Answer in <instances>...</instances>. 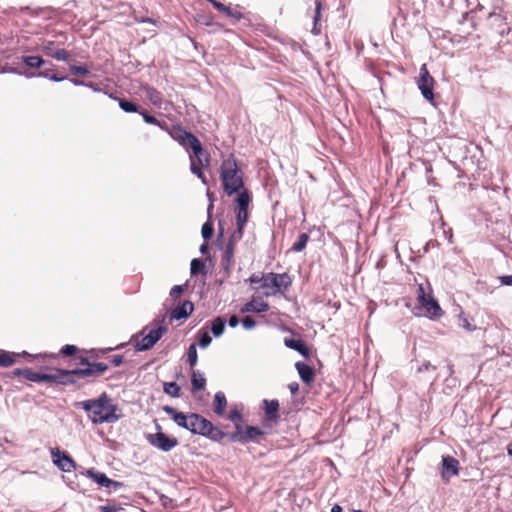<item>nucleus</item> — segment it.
<instances>
[{"mask_svg":"<svg viewBox=\"0 0 512 512\" xmlns=\"http://www.w3.org/2000/svg\"><path fill=\"white\" fill-rule=\"evenodd\" d=\"M84 409L94 424L115 423L119 420L116 414L117 405L111 404L108 395L104 392L97 399H89L76 403Z\"/></svg>","mask_w":512,"mask_h":512,"instance_id":"f257e3e1","label":"nucleus"},{"mask_svg":"<svg viewBox=\"0 0 512 512\" xmlns=\"http://www.w3.org/2000/svg\"><path fill=\"white\" fill-rule=\"evenodd\" d=\"M168 134L173 140L177 141L185 150H191L192 154L197 158L202 167H208L210 158L205 154L200 140L190 131H187L180 125H173Z\"/></svg>","mask_w":512,"mask_h":512,"instance_id":"f03ea898","label":"nucleus"},{"mask_svg":"<svg viewBox=\"0 0 512 512\" xmlns=\"http://www.w3.org/2000/svg\"><path fill=\"white\" fill-rule=\"evenodd\" d=\"M220 178L222 180L223 189L228 196H231L244 188L241 170L233 156L223 160L221 164Z\"/></svg>","mask_w":512,"mask_h":512,"instance_id":"7ed1b4c3","label":"nucleus"},{"mask_svg":"<svg viewBox=\"0 0 512 512\" xmlns=\"http://www.w3.org/2000/svg\"><path fill=\"white\" fill-rule=\"evenodd\" d=\"M265 435V432L258 426L242 424L236 425V430L229 435V441L232 443L248 444L250 442H258L257 438Z\"/></svg>","mask_w":512,"mask_h":512,"instance_id":"20e7f679","label":"nucleus"},{"mask_svg":"<svg viewBox=\"0 0 512 512\" xmlns=\"http://www.w3.org/2000/svg\"><path fill=\"white\" fill-rule=\"evenodd\" d=\"M157 432L146 435L148 443L162 452H169L178 445L177 438L169 436L162 431L159 424H156Z\"/></svg>","mask_w":512,"mask_h":512,"instance_id":"39448f33","label":"nucleus"},{"mask_svg":"<svg viewBox=\"0 0 512 512\" xmlns=\"http://www.w3.org/2000/svg\"><path fill=\"white\" fill-rule=\"evenodd\" d=\"M417 300L419 304L425 309L426 316L430 319H437L443 315L444 312L438 301L431 294H426L422 284L418 286Z\"/></svg>","mask_w":512,"mask_h":512,"instance_id":"423d86ee","label":"nucleus"},{"mask_svg":"<svg viewBox=\"0 0 512 512\" xmlns=\"http://www.w3.org/2000/svg\"><path fill=\"white\" fill-rule=\"evenodd\" d=\"M434 84L435 80L430 75L426 64H423L419 71V77L417 80V87L421 92V95L425 100L434 105Z\"/></svg>","mask_w":512,"mask_h":512,"instance_id":"0eeeda50","label":"nucleus"},{"mask_svg":"<svg viewBox=\"0 0 512 512\" xmlns=\"http://www.w3.org/2000/svg\"><path fill=\"white\" fill-rule=\"evenodd\" d=\"M292 285V279L288 273L270 272L265 276L262 287H273L275 292L284 294Z\"/></svg>","mask_w":512,"mask_h":512,"instance_id":"6e6552de","label":"nucleus"},{"mask_svg":"<svg viewBox=\"0 0 512 512\" xmlns=\"http://www.w3.org/2000/svg\"><path fill=\"white\" fill-rule=\"evenodd\" d=\"M53 464L62 472H71L76 469V462L68 452L61 450L59 447L50 450Z\"/></svg>","mask_w":512,"mask_h":512,"instance_id":"1a4fd4ad","label":"nucleus"},{"mask_svg":"<svg viewBox=\"0 0 512 512\" xmlns=\"http://www.w3.org/2000/svg\"><path fill=\"white\" fill-rule=\"evenodd\" d=\"M212 429V422L198 413H190V421L186 430L192 434L206 436Z\"/></svg>","mask_w":512,"mask_h":512,"instance_id":"9d476101","label":"nucleus"},{"mask_svg":"<svg viewBox=\"0 0 512 512\" xmlns=\"http://www.w3.org/2000/svg\"><path fill=\"white\" fill-rule=\"evenodd\" d=\"M86 475L93 479L99 486L107 488L110 492L117 491L124 486L122 482L112 480L107 477L105 473L98 472L93 468L86 470Z\"/></svg>","mask_w":512,"mask_h":512,"instance_id":"9b49d317","label":"nucleus"},{"mask_svg":"<svg viewBox=\"0 0 512 512\" xmlns=\"http://www.w3.org/2000/svg\"><path fill=\"white\" fill-rule=\"evenodd\" d=\"M10 71L12 73H16V74L24 76L26 78L40 77V78L48 79L53 82H62V81L70 79L67 76H59V75L53 73V67H51V66L46 67L44 70L37 71V72L18 71L15 68L11 69Z\"/></svg>","mask_w":512,"mask_h":512,"instance_id":"f8f14e48","label":"nucleus"},{"mask_svg":"<svg viewBox=\"0 0 512 512\" xmlns=\"http://www.w3.org/2000/svg\"><path fill=\"white\" fill-rule=\"evenodd\" d=\"M54 371L58 372V384L60 385H77V378L85 379L84 375L80 373L82 368L62 369L55 368Z\"/></svg>","mask_w":512,"mask_h":512,"instance_id":"ddd939ff","label":"nucleus"},{"mask_svg":"<svg viewBox=\"0 0 512 512\" xmlns=\"http://www.w3.org/2000/svg\"><path fill=\"white\" fill-rule=\"evenodd\" d=\"M459 470V461L456 458L450 455L442 456L441 476L444 480H449L451 476H457L459 474Z\"/></svg>","mask_w":512,"mask_h":512,"instance_id":"4468645a","label":"nucleus"},{"mask_svg":"<svg viewBox=\"0 0 512 512\" xmlns=\"http://www.w3.org/2000/svg\"><path fill=\"white\" fill-rule=\"evenodd\" d=\"M262 404L264 409V423L276 424L280 419L279 401L277 399H264Z\"/></svg>","mask_w":512,"mask_h":512,"instance_id":"2eb2a0df","label":"nucleus"},{"mask_svg":"<svg viewBox=\"0 0 512 512\" xmlns=\"http://www.w3.org/2000/svg\"><path fill=\"white\" fill-rule=\"evenodd\" d=\"M238 240L239 239L229 237L228 243L226 244L224 253L222 255L221 268H222L224 276L226 278L229 277L230 273H231V265H232L233 255H234L235 243Z\"/></svg>","mask_w":512,"mask_h":512,"instance_id":"dca6fc26","label":"nucleus"},{"mask_svg":"<svg viewBox=\"0 0 512 512\" xmlns=\"http://www.w3.org/2000/svg\"><path fill=\"white\" fill-rule=\"evenodd\" d=\"M194 311V304L190 300H185L170 311V321H180L187 319Z\"/></svg>","mask_w":512,"mask_h":512,"instance_id":"f3484780","label":"nucleus"},{"mask_svg":"<svg viewBox=\"0 0 512 512\" xmlns=\"http://www.w3.org/2000/svg\"><path fill=\"white\" fill-rule=\"evenodd\" d=\"M224 15L225 17L233 20L234 23H238L241 21H244L245 25L250 23V13H245L244 8L239 4L228 5Z\"/></svg>","mask_w":512,"mask_h":512,"instance_id":"a211bd4d","label":"nucleus"},{"mask_svg":"<svg viewBox=\"0 0 512 512\" xmlns=\"http://www.w3.org/2000/svg\"><path fill=\"white\" fill-rule=\"evenodd\" d=\"M147 329L148 327L146 326L131 337V341L134 342L135 350L138 352L147 351L154 347V344L145 334Z\"/></svg>","mask_w":512,"mask_h":512,"instance_id":"6ab92c4d","label":"nucleus"},{"mask_svg":"<svg viewBox=\"0 0 512 512\" xmlns=\"http://www.w3.org/2000/svg\"><path fill=\"white\" fill-rule=\"evenodd\" d=\"M284 344L289 349L297 351L301 356L308 358L310 356V348L301 338L286 337Z\"/></svg>","mask_w":512,"mask_h":512,"instance_id":"aec40b11","label":"nucleus"},{"mask_svg":"<svg viewBox=\"0 0 512 512\" xmlns=\"http://www.w3.org/2000/svg\"><path fill=\"white\" fill-rule=\"evenodd\" d=\"M163 411L168 414L173 421L181 428L187 429L190 421V414L185 415L183 412L178 411L172 406H163Z\"/></svg>","mask_w":512,"mask_h":512,"instance_id":"412c9836","label":"nucleus"},{"mask_svg":"<svg viewBox=\"0 0 512 512\" xmlns=\"http://www.w3.org/2000/svg\"><path fill=\"white\" fill-rule=\"evenodd\" d=\"M20 59L21 62L29 69H40L46 65L54 67V64L51 61L45 60L40 55H23Z\"/></svg>","mask_w":512,"mask_h":512,"instance_id":"4be33fe9","label":"nucleus"},{"mask_svg":"<svg viewBox=\"0 0 512 512\" xmlns=\"http://www.w3.org/2000/svg\"><path fill=\"white\" fill-rule=\"evenodd\" d=\"M296 370L300 379L307 385L311 384L315 378V370L312 366L305 362H297L295 364Z\"/></svg>","mask_w":512,"mask_h":512,"instance_id":"5701e85b","label":"nucleus"},{"mask_svg":"<svg viewBox=\"0 0 512 512\" xmlns=\"http://www.w3.org/2000/svg\"><path fill=\"white\" fill-rule=\"evenodd\" d=\"M108 370V365L103 362H92L89 367L82 368V375L85 378L98 377Z\"/></svg>","mask_w":512,"mask_h":512,"instance_id":"b1692460","label":"nucleus"},{"mask_svg":"<svg viewBox=\"0 0 512 512\" xmlns=\"http://www.w3.org/2000/svg\"><path fill=\"white\" fill-rule=\"evenodd\" d=\"M142 89L145 93L146 98L152 103V105L159 109L163 107L164 101L162 93L160 91L149 85L143 86Z\"/></svg>","mask_w":512,"mask_h":512,"instance_id":"393cba45","label":"nucleus"},{"mask_svg":"<svg viewBox=\"0 0 512 512\" xmlns=\"http://www.w3.org/2000/svg\"><path fill=\"white\" fill-rule=\"evenodd\" d=\"M251 201L252 196L247 189L243 188L239 190L235 198V210L248 211Z\"/></svg>","mask_w":512,"mask_h":512,"instance_id":"a878e982","label":"nucleus"},{"mask_svg":"<svg viewBox=\"0 0 512 512\" xmlns=\"http://www.w3.org/2000/svg\"><path fill=\"white\" fill-rule=\"evenodd\" d=\"M237 229L233 231L230 237L241 239L244 232V227L248 221V211L235 210Z\"/></svg>","mask_w":512,"mask_h":512,"instance_id":"bb28decb","label":"nucleus"},{"mask_svg":"<svg viewBox=\"0 0 512 512\" xmlns=\"http://www.w3.org/2000/svg\"><path fill=\"white\" fill-rule=\"evenodd\" d=\"M269 310V304L263 300L258 301L256 299H252L251 301L245 303L241 308L242 313L254 312V313H263Z\"/></svg>","mask_w":512,"mask_h":512,"instance_id":"cd10ccee","label":"nucleus"},{"mask_svg":"<svg viewBox=\"0 0 512 512\" xmlns=\"http://www.w3.org/2000/svg\"><path fill=\"white\" fill-rule=\"evenodd\" d=\"M208 326H209L210 331L213 334V336L215 338H219L225 332L226 320L223 317L218 316V317L214 318L213 320L207 322L204 327L207 328Z\"/></svg>","mask_w":512,"mask_h":512,"instance_id":"c85d7f7f","label":"nucleus"},{"mask_svg":"<svg viewBox=\"0 0 512 512\" xmlns=\"http://www.w3.org/2000/svg\"><path fill=\"white\" fill-rule=\"evenodd\" d=\"M227 406V399L222 391H218L214 395L213 411L218 416H223Z\"/></svg>","mask_w":512,"mask_h":512,"instance_id":"c756f323","label":"nucleus"},{"mask_svg":"<svg viewBox=\"0 0 512 512\" xmlns=\"http://www.w3.org/2000/svg\"><path fill=\"white\" fill-rule=\"evenodd\" d=\"M196 338L197 343L195 344L196 346L198 345L201 349H206L207 347L210 346L212 342V337L210 336L209 331L206 329V327H202L201 329L198 330V332L196 333Z\"/></svg>","mask_w":512,"mask_h":512,"instance_id":"7c9ffc66","label":"nucleus"},{"mask_svg":"<svg viewBox=\"0 0 512 512\" xmlns=\"http://www.w3.org/2000/svg\"><path fill=\"white\" fill-rule=\"evenodd\" d=\"M200 166H202V165L199 164L197 158L193 154H191L190 155V171H191V173L194 174L195 176H197L204 185H207L208 180Z\"/></svg>","mask_w":512,"mask_h":512,"instance_id":"2f4dec72","label":"nucleus"},{"mask_svg":"<svg viewBox=\"0 0 512 512\" xmlns=\"http://www.w3.org/2000/svg\"><path fill=\"white\" fill-rule=\"evenodd\" d=\"M190 273H191V276H196L198 274L206 275L207 270H206L205 261L201 258L192 259L191 264H190Z\"/></svg>","mask_w":512,"mask_h":512,"instance_id":"473e14b6","label":"nucleus"},{"mask_svg":"<svg viewBox=\"0 0 512 512\" xmlns=\"http://www.w3.org/2000/svg\"><path fill=\"white\" fill-rule=\"evenodd\" d=\"M192 390L194 392L203 390L206 385V379L199 371L194 370L191 377Z\"/></svg>","mask_w":512,"mask_h":512,"instance_id":"72a5a7b5","label":"nucleus"},{"mask_svg":"<svg viewBox=\"0 0 512 512\" xmlns=\"http://www.w3.org/2000/svg\"><path fill=\"white\" fill-rule=\"evenodd\" d=\"M16 363L15 352L0 349V367L8 368Z\"/></svg>","mask_w":512,"mask_h":512,"instance_id":"f704fd0d","label":"nucleus"},{"mask_svg":"<svg viewBox=\"0 0 512 512\" xmlns=\"http://www.w3.org/2000/svg\"><path fill=\"white\" fill-rule=\"evenodd\" d=\"M118 105L119 107L126 113H138L140 112L141 108L134 103L131 100L120 98L118 99Z\"/></svg>","mask_w":512,"mask_h":512,"instance_id":"c9c22d12","label":"nucleus"},{"mask_svg":"<svg viewBox=\"0 0 512 512\" xmlns=\"http://www.w3.org/2000/svg\"><path fill=\"white\" fill-rule=\"evenodd\" d=\"M168 328L166 325H159L154 329H151L146 336L151 340V342L155 345L167 332Z\"/></svg>","mask_w":512,"mask_h":512,"instance_id":"e433bc0d","label":"nucleus"},{"mask_svg":"<svg viewBox=\"0 0 512 512\" xmlns=\"http://www.w3.org/2000/svg\"><path fill=\"white\" fill-rule=\"evenodd\" d=\"M163 391L174 398H178L181 395V388L176 382H165L163 384Z\"/></svg>","mask_w":512,"mask_h":512,"instance_id":"4c0bfd02","label":"nucleus"},{"mask_svg":"<svg viewBox=\"0 0 512 512\" xmlns=\"http://www.w3.org/2000/svg\"><path fill=\"white\" fill-rule=\"evenodd\" d=\"M309 235L305 232L300 233L298 236L297 241L292 245L291 250L293 252H301L305 249L308 241H309Z\"/></svg>","mask_w":512,"mask_h":512,"instance_id":"58836bf2","label":"nucleus"},{"mask_svg":"<svg viewBox=\"0 0 512 512\" xmlns=\"http://www.w3.org/2000/svg\"><path fill=\"white\" fill-rule=\"evenodd\" d=\"M186 362L188 363V365L193 368L194 366L197 365V362H198V355H197V347H196V344L195 343H192L188 349H187V352H186Z\"/></svg>","mask_w":512,"mask_h":512,"instance_id":"ea45409f","label":"nucleus"},{"mask_svg":"<svg viewBox=\"0 0 512 512\" xmlns=\"http://www.w3.org/2000/svg\"><path fill=\"white\" fill-rule=\"evenodd\" d=\"M229 433H226L222 430H220L218 427H215L212 424V429L209 434H206L205 437L209 438L210 440L214 442H221L225 437L229 438Z\"/></svg>","mask_w":512,"mask_h":512,"instance_id":"a19ab883","label":"nucleus"},{"mask_svg":"<svg viewBox=\"0 0 512 512\" xmlns=\"http://www.w3.org/2000/svg\"><path fill=\"white\" fill-rule=\"evenodd\" d=\"M69 82H71L73 85L75 86H84V87H88L90 89L93 90V92H96V93H100V92H103L104 89L100 88L98 86V84L94 83V82H85L83 80H79L77 78H71V79H68Z\"/></svg>","mask_w":512,"mask_h":512,"instance_id":"79ce46f5","label":"nucleus"},{"mask_svg":"<svg viewBox=\"0 0 512 512\" xmlns=\"http://www.w3.org/2000/svg\"><path fill=\"white\" fill-rule=\"evenodd\" d=\"M214 234V225L208 216V220L202 225L201 235L204 241H208Z\"/></svg>","mask_w":512,"mask_h":512,"instance_id":"37998d69","label":"nucleus"},{"mask_svg":"<svg viewBox=\"0 0 512 512\" xmlns=\"http://www.w3.org/2000/svg\"><path fill=\"white\" fill-rule=\"evenodd\" d=\"M55 42L53 40L43 39L41 40L39 49L48 57L53 55L55 51Z\"/></svg>","mask_w":512,"mask_h":512,"instance_id":"c03bdc74","label":"nucleus"},{"mask_svg":"<svg viewBox=\"0 0 512 512\" xmlns=\"http://www.w3.org/2000/svg\"><path fill=\"white\" fill-rule=\"evenodd\" d=\"M227 418L229 421L234 423L235 428L237 424H241L244 420L242 413L237 408L231 409Z\"/></svg>","mask_w":512,"mask_h":512,"instance_id":"a18cd8bd","label":"nucleus"},{"mask_svg":"<svg viewBox=\"0 0 512 512\" xmlns=\"http://www.w3.org/2000/svg\"><path fill=\"white\" fill-rule=\"evenodd\" d=\"M42 373L36 372L31 368H26L24 378L28 381L40 383L41 382Z\"/></svg>","mask_w":512,"mask_h":512,"instance_id":"49530a36","label":"nucleus"},{"mask_svg":"<svg viewBox=\"0 0 512 512\" xmlns=\"http://www.w3.org/2000/svg\"><path fill=\"white\" fill-rule=\"evenodd\" d=\"M69 71L72 75L85 76L90 74V70L86 65H70Z\"/></svg>","mask_w":512,"mask_h":512,"instance_id":"de8ad7c7","label":"nucleus"},{"mask_svg":"<svg viewBox=\"0 0 512 512\" xmlns=\"http://www.w3.org/2000/svg\"><path fill=\"white\" fill-rule=\"evenodd\" d=\"M51 58L57 61L67 62L69 60V53L65 49H55Z\"/></svg>","mask_w":512,"mask_h":512,"instance_id":"09e8293b","label":"nucleus"},{"mask_svg":"<svg viewBox=\"0 0 512 512\" xmlns=\"http://www.w3.org/2000/svg\"><path fill=\"white\" fill-rule=\"evenodd\" d=\"M139 114L142 116L143 121L150 125L159 124V120L151 115L147 110L141 109Z\"/></svg>","mask_w":512,"mask_h":512,"instance_id":"8fccbe9b","label":"nucleus"},{"mask_svg":"<svg viewBox=\"0 0 512 512\" xmlns=\"http://www.w3.org/2000/svg\"><path fill=\"white\" fill-rule=\"evenodd\" d=\"M78 347L73 344H66L60 349V354L64 356H74L78 352Z\"/></svg>","mask_w":512,"mask_h":512,"instance_id":"3c124183","label":"nucleus"},{"mask_svg":"<svg viewBox=\"0 0 512 512\" xmlns=\"http://www.w3.org/2000/svg\"><path fill=\"white\" fill-rule=\"evenodd\" d=\"M186 290V285H174L170 290V296L174 299L181 297Z\"/></svg>","mask_w":512,"mask_h":512,"instance_id":"603ef678","label":"nucleus"},{"mask_svg":"<svg viewBox=\"0 0 512 512\" xmlns=\"http://www.w3.org/2000/svg\"><path fill=\"white\" fill-rule=\"evenodd\" d=\"M437 367L432 365L430 361H423L421 365H419L416 369L417 373H423L425 371H436Z\"/></svg>","mask_w":512,"mask_h":512,"instance_id":"864d4df0","label":"nucleus"},{"mask_svg":"<svg viewBox=\"0 0 512 512\" xmlns=\"http://www.w3.org/2000/svg\"><path fill=\"white\" fill-rule=\"evenodd\" d=\"M241 324L243 326L244 329L246 330H251L253 328H255L256 326V321L253 317L251 316H245L242 320H241Z\"/></svg>","mask_w":512,"mask_h":512,"instance_id":"5fc2aeb1","label":"nucleus"},{"mask_svg":"<svg viewBox=\"0 0 512 512\" xmlns=\"http://www.w3.org/2000/svg\"><path fill=\"white\" fill-rule=\"evenodd\" d=\"M41 382H49L58 384V372L42 373Z\"/></svg>","mask_w":512,"mask_h":512,"instance_id":"6e6d98bb","label":"nucleus"},{"mask_svg":"<svg viewBox=\"0 0 512 512\" xmlns=\"http://www.w3.org/2000/svg\"><path fill=\"white\" fill-rule=\"evenodd\" d=\"M459 321H460V326L463 327L464 329L468 330V331H473L475 330V327L472 326L470 324V322L468 321V319L464 316L463 313H461L459 315Z\"/></svg>","mask_w":512,"mask_h":512,"instance_id":"4d7b16f0","label":"nucleus"},{"mask_svg":"<svg viewBox=\"0 0 512 512\" xmlns=\"http://www.w3.org/2000/svg\"><path fill=\"white\" fill-rule=\"evenodd\" d=\"M99 510L101 512H119L122 508L113 504H107L99 506Z\"/></svg>","mask_w":512,"mask_h":512,"instance_id":"13d9d810","label":"nucleus"},{"mask_svg":"<svg viewBox=\"0 0 512 512\" xmlns=\"http://www.w3.org/2000/svg\"><path fill=\"white\" fill-rule=\"evenodd\" d=\"M212 4V6L220 13L222 14H225L226 12V9L228 7V5H225L223 4L222 2L218 1V0H212V2H210Z\"/></svg>","mask_w":512,"mask_h":512,"instance_id":"bf43d9fd","label":"nucleus"},{"mask_svg":"<svg viewBox=\"0 0 512 512\" xmlns=\"http://www.w3.org/2000/svg\"><path fill=\"white\" fill-rule=\"evenodd\" d=\"M226 323L229 325V327L236 328L241 323V320L236 314H233L228 318Z\"/></svg>","mask_w":512,"mask_h":512,"instance_id":"052dcab7","label":"nucleus"},{"mask_svg":"<svg viewBox=\"0 0 512 512\" xmlns=\"http://www.w3.org/2000/svg\"><path fill=\"white\" fill-rule=\"evenodd\" d=\"M321 8H322L321 2L320 1H316L315 13H314V16H313V23H318V21L320 20V18H321Z\"/></svg>","mask_w":512,"mask_h":512,"instance_id":"680f3d73","label":"nucleus"},{"mask_svg":"<svg viewBox=\"0 0 512 512\" xmlns=\"http://www.w3.org/2000/svg\"><path fill=\"white\" fill-rule=\"evenodd\" d=\"M39 356H41V354H39ZM18 357L27 358V360L29 362H32L34 358L38 357V355H32V354L28 353L27 351H22L20 353L15 352V359L17 360Z\"/></svg>","mask_w":512,"mask_h":512,"instance_id":"e2e57ef3","label":"nucleus"},{"mask_svg":"<svg viewBox=\"0 0 512 512\" xmlns=\"http://www.w3.org/2000/svg\"><path fill=\"white\" fill-rule=\"evenodd\" d=\"M265 276H258L256 274H252L249 277V282L251 285L261 283V285L264 283Z\"/></svg>","mask_w":512,"mask_h":512,"instance_id":"0e129e2a","label":"nucleus"},{"mask_svg":"<svg viewBox=\"0 0 512 512\" xmlns=\"http://www.w3.org/2000/svg\"><path fill=\"white\" fill-rule=\"evenodd\" d=\"M500 283L505 286H512V275H503L499 277Z\"/></svg>","mask_w":512,"mask_h":512,"instance_id":"69168bd1","label":"nucleus"},{"mask_svg":"<svg viewBox=\"0 0 512 512\" xmlns=\"http://www.w3.org/2000/svg\"><path fill=\"white\" fill-rule=\"evenodd\" d=\"M124 361V358L122 355H115L111 359V364L115 367L120 366Z\"/></svg>","mask_w":512,"mask_h":512,"instance_id":"338daca9","label":"nucleus"},{"mask_svg":"<svg viewBox=\"0 0 512 512\" xmlns=\"http://www.w3.org/2000/svg\"><path fill=\"white\" fill-rule=\"evenodd\" d=\"M54 36L61 38L59 40L54 41L55 44H57V45H64L65 41L67 40L66 35L62 32H57V33H55Z\"/></svg>","mask_w":512,"mask_h":512,"instance_id":"774afa93","label":"nucleus"}]
</instances>
